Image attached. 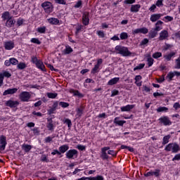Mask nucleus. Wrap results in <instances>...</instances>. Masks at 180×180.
Wrapping results in <instances>:
<instances>
[{
    "label": "nucleus",
    "instance_id": "nucleus-1",
    "mask_svg": "<svg viewBox=\"0 0 180 180\" xmlns=\"http://www.w3.org/2000/svg\"><path fill=\"white\" fill-rule=\"evenodd\" d=\"M115 50L117 54H120L122 57H130L132 53L129 51V48L122 45H117Z\"/></svg>",
    "mask_w": 180,
    "mask_h": 180
},
{
    "label": "nucleus",
    "instance_id": "nucleus-2",
    "mask_svg": "<svg viewBox=\"0 0 180 180\" xmlns=\"http://www.w3.org/2000/svg\"><path fill=\"white\" fill-rule=\"evenodd\" d=\"M179 150V145H178V143H170L167 144L165 148V151H172V153H173L174 154H176V153H178Z\"/></svg>",
    "mask_w": 180,
    "mask_h": 180
},
{
    "label": "nucleus",
    "instance_id": "nucleus-3",
    "mask_svg": "<svg viewBox=\"0 0 180 180\" xmlns=\"http://www.w3.org/2000/svg\"><path fill=\"white\" fill-rule=\"evenodd\" d=\"M158 120L161 126H171L172 124V122L168 116H162Z\"/></svg>",
    "mask_w": 180,
    "mask_h": 180
},
{
    "label": "nucleus",
    "instance_id": "nucleus-4",
    "mask_svg": "<svg viewBox=\"0 0 180 180\" xmlns=\"http://www.w3.org/2000/svg\"><path fill=\"white\" fill-rule=\"evenodd\" d=\"M144 176L148 178V176H155V178H160L161 176V170L160 169H155V171L150 170L144 174Z\"/></svg>",
    "mask_w": 180,
    "mask_h": 180
},
{
    "label": "nucleus",
    "instance_id": "nucleus-5",
    "mask_svg": "<svg viewBox=\"0 0 180 180\" xmlns=\"http://www.w3.org/2000/svg\"><path fill=\"white\" fill-rule=\"evenodd\" d=\"M65 155L68 160H74V157H75V158L78 157V150L75 149H70L66 152Z\"/></svg>",
    "mask_w": 180,
    "mask_h": 180
},
{
    "label": "nucleus",
    "instance_id": "nucleus-6",
    "mask_svg": "<svg viewBox=\"0 0 180 180\" xmlns=\"http://www.w3.org/2000/svg\"><path fill=\"white\" fill-rule=\"evenodd\" d=\"M32 95L29 91H22L20 94L19 98L21 102H29Z\"/></svg>",
    "mask_w": 180,
    "mask_h": 180
},
{
    "label": "nucleus",
    "instance_id": "nucleus-7",
    "mask_svg": "<svg viewBox=\"0 0 180 180\" xmlns=\"http://www.w3.org/2000/svg\"><path fill=\"white\" fill-rule=\"evenodd\" d=\"M41 7L44 9L46 13H51L53 12V6L50 1H45L42 3Z\"/></svg>",
    "mask_w": 180,
    "mask_h": 180
},
{
    "label": "nucleus",
    "instance_id": "nucleus-8",
    "mask_svg": "<svg viewBox=\"0 0 180 180\" xmlns=\"http://www.w3.org/2000/svg\"><path fill=\"white\" fill-rule=\"evenodd\" d=\"M7 144L6 136L5 135L0 136V151H4Z\"/></svg>",
    "mask_w": 180,
    "mask_h": 180
},
{
    "label": "nucleus",
    "instance_id": "nucleus-9",
    "mask_svg": "<svg viewBox=\"0 0 180 180\" xmlns=\"http://www.w3.org/2000/svg\"><path fill=\"white\" fill-rule=\"evenodd\" d=\"M109 150H110V147H109V146H105L101 148V158H102V160H109V155L106 153V151H108Z\"/></svg>",
    "mask_w": 180,
    "mask_h": 180
},
{
    "label": "nucleus",
    "instance_id": "nucleus-10",
    "mask_svg": "<svg viewBox=\"0 0 180 180\" xmlns=\"http://www.w3.org/2000/svg\"><path fill=\"white\" fill-rule=\"evenodd\" d=\"M139 33H142V34H147V33H148V28L143 27L132 30V34H139Z\"/></svg>",
    "mask_w": 180,
    "mask_h": 180
},
{
    "label": "nucleus",
    "instance_id": "nucleus-11",
    "mask_svg": "<svg viewBox=\"0 0 180 180\" xmlns=\"http://www.w3.org/2000/svg\"><path fill=\"white\" fill-rule=\"evenodd\" d=\"M5 105L8 106V108H11V109L13 108H18V106H19V101L8 100L6 101Z\"/></svg>",
    "mask_w": 180,
    "mask_h": 180
},
{
    "label": "nucleus",
    "instance_id": "nucleus-12",
    "mask_svg": "<svg viewBox=\"0 0 180 180\" xmlns=\"http://www.w3.org/2000/svg\"><path fill=\"white\" fill-rule=\"evenodd\" d=\"M82 22L84 26L89 25V13L84 12L82 15Z\"/></svg>",
    "mask_w": 180,
    "mask_h": 180
},
{
    "label": "nucleus",
    "instance_id": "nucleus-13",
    "mask_svg": "<svg viewBox=\"0 0 180 180\" xmlns=\"http://www.w3.org/2000/svg\"><path fill=\"white\" fill-rule=\"evenodd\" d=\"M5 50H13L15 49V42L13 41H8L4 43Z\"/></svg>",
    "mask_w": 180,
    "mask_h": 180
},
{
    "label": "nucleus",
    "instance_id": "nucleus-14",
    "mask_svg": "<svg viewBox=\"0 0 180 180\" xmlns=\"http://www.w3.org/2000/svg\"><path fill=\"white\" fill-rule=\"evenodd\" d=\"M168 31L167 30H162L160 33L159 36V40L162 41V40H165L166 39H168L169 37Z\"/></svg>",
    "mask_w": 180,
    "mask_h": 180
},
{
    "label": "nucleus",
    "instance_id": "nucleus-15",
    "mask_svg": "<svg viewBox=\"0 0 180 180\" xmlns=\"http://www.w3.org/2000/svg\"><path fill=\"white\" fill-rule=\"evenodd\" d=\"M161 16H162V14L161 13H155V14H152L150 18V22H153L154 23L155 22H158L160 19H161Z\"/></svg>",
    "mask_w": 180,
    "mask_h": 180
},
{
    "label": "nucleus",
    "instance_id": "nucleus-16",
    "mask_svg": "<svg viewBox=\"0 0 180 180\" xmlns=\"http://www.w3.org/2000/svg\"><path fill=\"white\" fill-rule=\"evenodd\" d=\"M15 23H16V20L15 18H13V17H11V18L6 20V27H13V26H15Z\"/></svg>",
    "mask_w": 180,
    "mask_h": 180
},
{
    "label": "nucleus",
    "instance_id": "nucleus-17",
    "mask_svg": "<svg viewBox=\"0 0 180 180\" xmlns=\"http://www.w3.org/2000/svg\"><path fill=\"white\" fill-rule=\"evenodd\" d=\"M48 22L50 25H55V26H60V20L56 18H50L48 20Z\"/></svg>",
    "mask_w": 180,
    "mask_h": 180
},
{
    "label": "nucleus",
    "instance_id": "nucleus-18",
    "mask_svg": "<svg viewBox=\"0 0 180 180\" xmlns=\"http://www.w3.org/2000/svg\"><path fill=\"white\" fill-rule=\"evenodd\" d=\"M35 65L37 68H38V70H41V71H43L44 72H46V71H47L46 70V66L44 65L41 60H39L38 62H37Z\"/></svg>",
    "mask_w": 180,
    "mask_h": 180
},
{
    "label": "nucleus",
    "instance_id": "nucleus-19",
    "mask_svg": "<svg viewBox=\"0 0 180 180\" xmlns=\"http://www.w3.org/2000/svg\"><path fill=\"white\" fill-rule=\"evenodd\" d=\"M69 92L70 94H73V96H77L78 98H84V95L82 93H80L79 91L74 89H70Z\"/></svg>",
    "mask_w": 180,
    "mask_h": 180
},
{
    "label": "nucleus",
    "instance_id": "nucleus-20",
    "mask_svg": "<svg viewBox=\"0 0 180 180\" xmlns=\"http://www.w3.org/2000/svg\"><path fill=\"white\" fill-rule=\"evenodd\" d=\"M18 92V88L8 89L5 90L3 93L4 96H6V95H13V94H16Z\"/></svg>",
    "mask_w": 180,
    "mask_h": 180
},
{
    "label": "nucleus",
    "instance_id": "nucleus-21",
    "mask_svg": "<svg viewBox=\"0 0 180 180\" xmlns=\"http://www.w3.org/2000/svg\"><path fill=\"white\" fill-rule=\"evenodd\" d=\"M58 150H59V153H60V155H61V154H64L65 153H67V151H68V150H70V146L67 144L62 145L58 148Z\"/></svg>",
    "mask_w": 180,
    "mask_h": 180
},
{
    "label": "nucleus",
    "instance_id": "nucleus-22",
    "mask_svg": "<svg viewBox=\"0 0 180 180\" xmlns=\"http://www.w3.org/2000/svg\"><path fill=\"white\" fill-rule=\"evenodd\" d=\"M134 105H130L128 104L125 106H122L120 108L121 109V112H130V110H131V109H134Z\"/></svg>",
    "mask_w": 180,
    "mask_h": 180
},
{
    "label": "nucleus",
    "instance_id": "nucleus-23",
    "mask_svg": "<svg viewBox=\"0 0 180 180\" xmlns=\"http://www.w3.org/2000/svg\"><path fill=\"white\" fill-rule=\"evenodd\" d=\"M134 79V84L136 85V86H141L143 85V82L141 81V79H143V77H141V75H136Z\"/></svg>",
    "mask_w": 180,
    "mask_h": 180
},
{
    "label": "nucleus",
    "instance_id": "nucleus-24",
    "mask_svg": "<svg viewBox=\"0 0 180 180\" xmlns=\"http://www.w3.org/2000/svg\"><path fill=\"white\" fill-rule=\"evenodd\" d=\"M47 124H46V127L48 129V130H49L50 131H53L54 130V124H53V119L52 118H49L47 120Z\"/></svg>",
    "mask_w": 180,
    "mask_h": 180
},
{
    "label": "nucleus",
    "instance_id": "nucleus-25",
    "mask_svg": "<svg viewBox=\"0 0 180 180\" xmlns=\"http://www.w3.org/2000/svg\"><path fill=\"white\" fill-rule=\"evenodd\" d=\"M140 8H141V5L140 4H134L131 6L130 11L134 13H137L139 11H140Z\"/></svg>",
    "mask_w": 180,
    "mask_h": 180
},
{
    "label": "nucleus",
    "instance_id": "nucleus-26",
    "mask_svg": "<svg viewBox=\"0 0 180 180\" xmlns=\"http://www.w3.org/2000/svg\"><path fill=\"white\" fill-rule=\"evenodd\" d=\"M119 81H120V77H114L108 82L107 85H116Z\"/></svg>",
    "mask_w": 180,
    "mask_h": 180
},
{
    "label": "nucleus",
    "instance_id": "nucleus-27",
    "mask_svg": "<svg viewBox=\"0 0 180 180\" xmlns=\"http://www.w3.org/2000/svg\"><path fill=\"white\" fill-rule=\"evenodd\" d=\"M162 25H164V22L162 21H161V20L157 21V22L155 23V27L153 30L157 33H158V32H160V30H161L162 29V27H160V26H162Z\"/></svg>",
    "mask_w": 180,
    "mask_h": 180
},
{
    "label": "nucleus",
    "instance_id": "nucleus-28",
    "mask_svg": "<svg viewBox=\"0 0 180 180\" xmlns=\"http://www.w3.org/2000/svg\"><path fill=\"white\" fill-rule=\"evenodd\" d=\"M119 119H120V117H116L114 119V124H117V126L123 127V124H124V123H126V121L125 120H119Z\"/></svg>",
    "mask_w": 180,
    "mask_h": 180
},
{
    "label": "nucleus",
    "instance_id": "nucleus-29",
    "mask_svg": "<svg viewBox=\"0 0 180 180\" xmlns=\"http://www.w3.org/2000/svg\"><path fill=\"white\" fill-rule=\"evenodd\" d=\"M74 51V49L70 46V45L65 46V49L63 51V53L65 55L71 54Z\"/></svg>",
    "mask_w": 180,
    "mask_h": 180
},
{
    "label": "nucleus",
    "instance_id": "nucleus-30",
    "mask_svg": "<svg viewBox=\"0 0 180 180\" xmlns=\"http://www.w3.org/2000/svg\"><path fill=\"white\" fill-rule=\"evenodd\" d=\"M22 150L25 151V153H29L32 148H33V146L32 145L29 144H22Z\"/></svg>",
    "mask_w": 180,
    "mask_h": 180
},
{
    "label": "nucleus",
    "instance_id": "nucleus-31",
    "mask_svg": "<svg viewBox=\"0 0 180 180\" xmlns=\"http://www.w3.org/2000/svg\"><path fill=\"white\" fill-rule=\"evenodd\" d=\"M1 18L3 20H8V19L11 18L12 16H11L9 11H5L4 13H2Z\"/></svg>",
    "mask_w": 180,
    "mask_h": 180
},
{
    "label": "nucleus",
    "instance_id": "nucleus-32",
    "mask_svg": "<svg viewBox=\"0 0 180 180\" xmlns=\"http://www.w3.org/2000/svg\"><path fill=\"white\" fill-rule=\"evenodd\" d=\"M147 57H148L147 58L148 67V68L153 67V64H154V59L153 58H151L150 55H148Z\"/></svg>",
    "mask_w": 180,
    "mask_h": 180
},
{
    "label": "nucleus",
    "instance_id": "nucleus-33",
    "mask_svg": "<svg viewBox=\"0 0 180 180\" xmlns=\"http://www.w3.org/2000/svg\"><path fill=\"white\" fill-rule=\"evenodd\" d=\"M176 53L175 52H171L170 53L167 55L164 56V58L165 59L166 61H171L172 57L175 56Z\"/></svg>",
    "mask_w": 180,
    "mask_h": 180
},
{
    "label": "nucleus",
    "instance_id": "nucleus-34",
    "mask_svg": "<svg viewBox=\"0 0 180 180\" xmlns=\"http://www.w3.org/2000/svg\"><path fill=\"white\" fill-rule=\"evenodd\" d=\"M120 151V149L118 150V151H116L115 150H109L108 151V154L109 155H112V157H114V158H116L117 157V153Z\"/></svg>",
    "mask_w": 180,
    "mask_h": 180
},
{
    "label": "nucleus",
    "instance_id": "nucleus-35",
    "mask_svg": "<svg viewBox=\"0 0 180 180\" xmlns=\"http://www.w3.org/2000/svg\"><path fill=\"white\" fill-rule=\"evenodd\" d=\"M169 139H171V135H166L163 137L162 144V146H165V144H168L169 143Z\"/></svg>",
    "mask_w": 180,
    "mask_h": 180
},
{
    "label": "nucleus",
    "instance_id": "nucleus-36",
    "mask_svg": "<svg viewBox=\"0 0 180 180\" xmlns=\"http://www.w3.org/2000/svg\"><path fill=\"white\" fill-rule=\"evenodd\" d=\"M99 67L98 65H95L94 68L91 69V74L95 75V74H98V72H99V71H101V68H99Z\"/></svg>",
    "mask_w": 180,
    "mask_h": 180
},
{
    "label": "nucleus",
    "instance_id": "nucleus-37",
    "mask_svg": "<svg viewBox=\"0 0 180 180\" xmlns=\"http://www.w3.org/2000/svg\"><path fill=\"white\" fill-rule=\"evenodd\" d=\"M120 150H128L130 153L134 152V148L133 147L127 146L125 145H121Z\"/></svg>",
    "mask_w": 180,
    "mask_h": 180
},
{
    "label": "nucleus",
    "instance_id": "nucleus-38",
    "mask_svg": "<svg viewBox=\"0 0 180 180\" xmlns=\"http://www.w3.org/2000/svg\"><path fill=\"white\" fill-rule=\"evenodd\" d=\"M46 30H47V27H46V26L39 27L37 29V32L41 34H45Z\"/></svg>",
    "mask_w": 180,
    "mask_h": 180
},
{
    "label": "nucleus",
    "instance_id": "nucleus-39",
    "mask_svg": "<svg viewBox=\"0 0 180 180\" xmlns=\"http://www.w3.org/2000/svg\"><path fill=\"white\" fill-rule=\"evenodd\" d=\"M149 37L150 39H154V37H157V34H158V32H155L154 29H152L149 33Z\"/></svg>",
    "mask_w": 180,
    "mask_h": 180
},
{
    "label": "nucleus",
    "instance_id": "nucleus-40",
    "mask_svg": "<svg viewBox=\"0 0 180 180\" xmlns=\"http://www.w3.org/2000/svg\"><path fill=\"white\" fill-rule=\"evenodd\" d=\"M120 38L121 40H127V39H129V34H127V32H121V34H120Z\"/></svg>",
    "mask_w": 180,
    "mask_h": 180
},
{
    "label": "nucleus",
    "instance_id": "nucleus-41",
    "mask_svg": "<svg viewBox=\"0 0 180 180\" xmlns=\"http://www.w3.org/2000/svg\"><path fill=\"white\" fill-rule=\"evenodd\" d=\"M23 23H25V19L22 18H19L17 21H16V26H18V27L22 26Z\"/></svg>",
    "mask_w": 180,
    "mask_h": 180
},
{
    "label": "nucleus",
    "instance_id": "nucleus-42",
    "mask_svg": "<svg viewBox=\"0 0 180 180\" xmlns=\"http://www.w3.org/2000/svg\"><path fill=\"white\" fill-rule=\"evenodd\" d=\"M26 67H27V65H26V63L23 62H20V63H18V65H17V68L18 70H25Z\"/></svg>",
    "mask_w": 180,
    "mask_h": 180
},
{
    "label": "nucleus",
    "instance_id": "nucleus-43",
    "mask_svg": "<svg viewBox=\"0 0 180 180\" xmlns=\"http://www.w3.org/2000/svg\"><path fill=\"white\" fill-rule=\"evenodd\" d=\"M30 42L33 43L34 44H38L39 46L41 44V41H40V39H39V38H32L30 39Z\"/></svg>",
    "mask_w": 180,
    "mask_h": 180
},
{
    "label": "nucleus",
    "instance_id": "nucleus-44",
    "mask_svg": "<svg viewBox=\"0 0 180 180\" xmlns=\"http://www.w3.org/2000/svg\"><path fill=\"white\" fill-rule=\"evenodd\" d=\"M58 96V94L57 93H47V96L49 98V99H56Z\"/></svg>",
    "mask_w": 180,
    "mask_h": 180
},
{
    "label": "nucleus",
    "instance_id": "nucleus-45",
    "mask_svg": "<svg viewBox=\"0 0 180 180\" xmlns=\"http://www.w3.org/2000/svg\"><path fill=\"white\" fill-rule=\"evenodd\" d=\"M89 180H105V178L102 175H97L94 177H90Z\"/></svg>",
    "mask_w": 180,
    "mask_h": 180
},
{
    "label": "nucleus",
    "instance_id": "nucleus-46",
    "mask_svg": "<svg viewBox=\"0 0 180 180\" xmlns=\"http://www.w3.org/2000/svg\"><path fill=\"white\" fill-rule=\"evenodd\" d=\"M158 113H160L161 112H165V113H167L168 112V108L167 107H159L157 109Z\"/></svg>",
    "mask_w": 180,
    "mask_h": 180
},
{
    "label": "nucleus",
    "instance_id": "nucleus-47",
    "mask_svg": "<svg viewBox=\"0 0 180 180\" xmlns=\"http://www.w3.org/2000/svg\"><path fill=\"white\" fill-rule=\"evenodd\" d=\"M63 123L68 125V127L71 128L72 126V122H71V120L66 118L63 120Z\"/></svg>",
    "mask_w": 180,
    "mask_h": 180
},
{
    "label": "nucleus",
    "instance_id": "nucleus-48",
    "mask_svg": "<svg viewBox=\"0 0 180 180\" xmlns=\"http://www.w3.org/2000/svg\"><path fill=\"white\" fill-rule=\"evenodd\" d=\"M2 76L3 78H11V77H12V74H11L8 71H4L3 72V73H0Z\"/></svg>",
    "mask_w": 180,
    "mask_h": 180
},
{
    "label": "nucleus",
    "instance_id": "nucleus-49",
    "mask_svg": "<svg viewBox=\"0 0 180 180\" xmlns=\"http://www.w3.org/2000/svg\"><path fill=\"white\" fill-rule=\"evenodd\" d=\"M152 57L155 59L160 58L162 57V53L161 52H155L152 55Z\"/></svg>",
    "mask_w": 180,
    "mask_h": 180
},
{
    "label": "nucleus",
    "instance_id": "nucleus-50",
    "mask_svg": "<svg viewBox=\"0 0 180 180\" xmlns=\"http://www.w3.org/2000/svg\"><path fill=\"white\" fill-rule=\"evenodd\" d=\"M10 61H11V64H12V65H18V64H19V60H18V59H16L15 58H11Z\"/></svg>",
    "mask_w": 180,
    "mask_h": 180
},
{
    "label": "nucleus",
    "instance_id": "nucleus-51",
    "mask_svg": "<svg viewBox=\"0 0 180 180\" xmlns=\"http://www.w3.org/2000/svg\"><path fill=\"white\" fill-rule=\"evenodd\" d=\"M56 136L52 135V136H47L44 139V143H51L53 141V139H54Z\"/></svg>",
    "mask_w": 180,
    "mask_h": 180
},
{
    "label": "nucleus",
    "instance_id": "nucleus-52",
    "mask_svg": "<svg viewBox=\"0 0 180 180\" xmlns=\"http://www.w3.org/2000/svg\"><path fill=\"white\" fill-rule=\"evenodd\" d=\"M77 113L79 117L82 116V113H84V107H80L77 109Z\"/></svg>",
    "mask_w": 180,
    "mask_h": 180
},
{
    "label": "nucleus",
    "instance_id": "nucleus-53",
    "mask_svg": "<svg viewBox=\"0 0 180 180\" xmlns=\"http://www.w3.org/2000/svg\"><path fill=\"white\" fill-rule=\"evenodd\" d=\"M148 42H149L148 39L145 38V39H143L141 41L139 46H140L141 47L143 46H147V44H148Z\"/></svg>",
    "mask_w": 180,
    "mask_h": 180
},
{
    "label": "nucleus",
    "instance_id": "nucleus-54",
    "mask_svg": "<svg viewBox=\"0 0 180 180\" xmlns=\"http://www.w3.org/2000/svg\"><path fill=\"white\" fill-rule=\"evenodd\" d=\"M146 67V64L145 63H141L139 65H137L136 67H135L134 68V71H137V70H143V68Z\"/></svg>",
    "mask_w": 180,
    "mask_h": 180
},
{
    "label": "nucleus",
    "instance_id": "nucleus-55",
    "mask_svg": "<svg viewBox=\"0 0 180 180\" xmlns=\"http://www.w3.org/2000/svg\"><path fill=\"white\" fill-rule=\"evenodd\" d=\"M58 5H67V0H54Z\"/></svg>",
    "mask_w": 180,
    "mask_h": 180
},
{
    "label": "nucleus",
    "instance_id": "nucleus-56",
    "mask_svg": "<svg viewBox=\"0 0 180 180\" xmlns=\"http://www.w3.org/2000/svg\"><path fill=\"white\" fill-rule=\"evenodd\" d=\"M39 60H40V59H37V56H31V63H32V64H37Z\"/></svg>",
    "mask_w": 180,
    "mask_h": 180
},
{
    "label": "nucleus",
    "instance_id": "nucleus-57",
    "mask_svg": "<svg viewBox=\"0 0 180 180\" xmlns=\"http://www.w3.org/2000/svg\"><path fill=\"white\" fill-rule=\"evenodd\" d=\"M59 106H61V108H68V106H70V103L67 102L60 101L59 102Z\"/></svg>",
    "mask_w": 180,
    "mask_h": 180
},
{
    "label": "nucleus",
    "instance_id": "nucleus-58",
    "mask_svg": "<svg viewBox=\"0 0 180 180\" xmlns=\"http://www.w3.org/2000/svg\"><path fill=\"white\" fill-rule=\"evenodd\" d=\"M84 29V25H78L77 27H76V31H75V34H78L81 30Z\"/></svg>",
    "mask_w": 180,
    "mask_h": 180
},
{
    "label": "nucleus",
    "instance_id": "nucleus-59",
    "mask_svg": "<svg viewBox=\"0 0 180 180\" xmlns=\"http://www.w3.org/2000/svg\"><path fill=\"white\" fill-rule=\"evenodd\" d=\"M172 47H174V45L165 43V46H163V50L167 51V50H169V49H172Z\"/></svg>",
    "mask_w": 180,
    "mask_h": 180
},
{
    "label": "nucleus",
    "instance_id": "nucleus-60",
    "mask_svg": "<svg viewBox=\"0 0 180 180\" xmlns=\"http://www.w3.org/2000/svg\"><path fill=\"white\" fill-rule=\"evenodd\" d=\"M96 34L101 39H103L105 37V32L103 31L98 30V31L96 32Z\"/></svg>",
    "mask_w": 180,
    "mask_h": 180
},
{
    "label": "nucleus",
    "instance_id": "nucleus-61",
    "mask_svg": "<svg viewBox=\"0 0 180 180\" xmlns=\"http://www.w3.org/2000/svg\"><path fill=\"white\" fill-rule=\"evenodd\" d=\"M117 95H119V90H117V89L112 90L111 95H110L111 98H113L114 96H117Z\"/></svg>",
    "mask_w": 180,
    "mask_h": 180
},
{
    "label": "nucleus",
    "instance_id": "nucleus-62",
    "mask_svg": "<svg viewBox=\"0 0 180 180\" xmlns=\"http://www.w3.org/2000/svg\"><path fill=\"white\" fill-rule=\"evenodd\" d=\"M175 77V73L174 72H170L167 74V78H169V81H172V78H174Z\"/></svg>",
    "mask_w": 180,
    "mask_h": 180
},
{
    "label": "nucleus",
    "instance_id": "nucleus-63",
    "mask_svg": "<svg viewBox=\"0 0 180 180\" xmlns=\"http://www.w3.org/2000/svg\"><path fill=\"white\" fill-rule=\"evenodd\" d=\"M175 68L176 70H180V56L177 59H176Z\"/></svg>",
    "mask_w": 180,
    "mask_h": 180
},
{
    "label": "nucleus",
    "instance_id": "nucleus-64",
    "mask_svg": "<svg viewBox=\"0 0 180 180\" xmlns=\"http://www.w3.org/2000/svg\"><path fill=\"white\" fill-rule=\"evenodd\" d=\"M172 161H180V153L175 155Z\"/></svg>",
    "mask_w": 180,
    "mask_h": 180
}]
</instances>
